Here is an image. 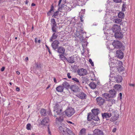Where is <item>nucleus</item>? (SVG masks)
Wrapping results in <instances>:
<instances>
[{
	"instance_id": "f257e3e1",
	"label": "nucleus",
	"mask_w": 135,
	"mask_h": 135,
	"mask_svg": "<svg viewBox=\"0 0 135 135\" xmlns=\"http://www.w3.org/2000/svg\"><path fill=\"white\" fill-rule=\"evenodd\" d=\"M116 92L114 89L110 90L109 91V93H105L103 94V96L104 97L107 101H109L110 98L116 97Z\"/></svg>"
},
{
	"instance_id": "f03ea898",
	"label": "nucleus",
	"mask_w": 135,
	"mask_h": 135,
	"mask_svg": "<svg viewBox=\"0 0 135 135\" xmlns=\"http://www.w3.org/2000/svg\"><path fill=\"white\" fill-rule=\"evenodd\" d=\"M69 129L67 128L64 124H61L58 128V131L61 135H68V130Z\"/></svg>"
},
{
	"instance_id": "7ed1b4c3",
	"label": "nucleus",
	"mask_w": 135,
	"mask_h": 135,
	"mask_svg": "<svg viewBox=\"0 0 135 135\" xmlns=\"http://www.w3.org/2000/svg\"><path fill=\"white\" fill-rule=\"evenodd\" d=\"M121 64V62L118 61H116L115 60H113L110 62H109V65L110 68V69L111 70H113V69H115L116 67L117 66V65L120 63Z\"/></svg>"
},
{
	"instance_id": "20e7f679",
	"label": "nucleus",
	"mask_w": 135,
	"mask_h": 135,
	"mask_svg": "<svg viewBox=\"0 0 135 135\" xmlns=\"http://www.w3.org/2000/svg\"><path fill=\"white\" fill-rule=\"evenodd\" d=\"M54 111L57 113L58 115H60L62 114V108L58 104H57L54 106Z\"/></svg>"
},
{
	"instance_id": "39448f33",
	"label": "nucleus",
	"mask_w": 135,
	"mask_h": 135,
	"mask_svg": "<svg viewBox=\"0 0 135 135\" xmlns=\"http://www.w3.org/2000/svg\"><path fill=\"white\" fill-rule=\"evenodd\" d=\"M120 27L119 26L117 25H114L113 27L112 28V30H110V33L111 35H113L114 33H116V32L120 31Z\"/></svg>"
},
{
	"instance_id": "423d86ee",
	"label": "nucleus",
	"mask_w": 135,
	"mask_h": 135,
	"mask_svg": "<svg viewBox=\"0 0 135 135\" xmlns=\"http://www.w3.org/2000/svg\"><path fill=\"white\" fill-rule=\"evenodd\" d=\"M77 73L78 75L80 76H84L88 74L86 70L83 68L78 69L77 71Z\"/></svg>"
},
{
	"instance_id": "0eeeda50",
	"label": "nucleus",
	"mask_w": 135,
	"mask_h": 135,
	"mask_svg": "<svg viewBox=\"0 0 135 135\" xmlns=\"http://www.w3.org/2000/svg\"><path fill=\"white\" fill-rule=\"evenodd\" d=\"M66 115L68 117H71L75 113L74 109L72 108H67L65 111Z\"/></svg>"
},
{
	"instance_id": "6e6552de",
	"label": "nucleus",
	"mask_w": 135,
	"mask_h": 135,
	"mask_svg": "<svg viewBox=\"0 0 135 135\" xmlns=\"http://www.w3.org/2000/svg\"><path fill=\"white\" fill-rule=\"evenodd\" d=\"M87 119L88 120H91L92 119L97 121L99 120L98 115H92L90 113L88 114Z\"/></svg>"
},
{
	"instance_id": "1a4fd4ad",
	"label": "nucleus",
	"mask_w": 135,
	"mask_h": 135,
	"mask_svg": "<svg viewBox=\"0 0 135 135\" xmlns=\"http://www.w3.org/2000/svg\"><path fill=\"white\" fill-rule=\"evenodd\" d=\"M114 111H112L111 112H108L102 114V116L103 118H108L110 117L113 113Z\"/></svg>"
},
{
	"instance_id": "9d476101",
	"label": "nucleus",
	"mask_w": 135,
	"mask_h": 135,
	"mask_svg": "<svg viewBox=\"0 0 135 135\" xmlns=\"http://www.w3.org/2000/svg\"><path fill=\"white\" fill-rule=\"evenodd\" d=\"M97 104L99 105H101L103 104L105 101V100L100 97H99L96 98Z\"/></svg>"
},
{
	"instance_id": "9b49d317",
	"label": "nucleus",
	"mask_w": 135,
	"mask_h": 135,
	"mask_svg": "<svg viewBox=\"0 0 135 135\" xmlns=\"http://www.w3.org/2000/svg\"><path fill=\"white\" fill-rule=\"evenodd\" d=\"M112 45L115 48H120L122 46V44L120 41H114L112 43Z\"/></svg>"
},
{
	"instance_id": "f8f14e48",
	"label": "nucleus",
	"mask_w": 135,
	"mask_h": 135,
	"mask_svg": "<svg viewBox=\"0 0 135 135\" xmlns=\"http://www.w3.org/2000/svg\"><path fill=\"white\" fill-rule=\"evenodd\" d=\"M113 115L110 118V121L111 122H113L117 120L118 118L119 117V115L116 112L114 111L113 113H112Z\"/></svg>"
},
{
	"instance_id": "ddd939ff",
	"label": "nucleus",
	"mask_w": 135,
	"mask_h": 135,
	"mask_svg": "<svg viewBox=\"0 0 135 135\" xmlns=\"http://www.w3.org/2000/svg\"><path fill=\"white\" fill-rule=\"evenodd\" d=\"M59 43L60 42L58 40H55L51 44V46L54 50H55L58 48V47Z\"/></svg>"
},
{
	"instance_id": "4468645a",
	"label": "nucleus",
	"mask_w": 135,
	"mask_h": 135,
	"mask_svg": "<svg viewBox=\"0 0 135 135\" xmlns=\"http://www.w3.org/2000/svg\"><path fill=\"white\" fill-rule=\"evenodd\" d=\"M76 96L82 99H85L86 97V95L84 92H82L77 94Z\"/></svg>"
},
{
	"instance_id": "2eb2a0df",
	"label": "nucleus",
	"mask_w": 135,
	"mask_h": 135,
	"mask_svg": "<svg viewBox=\"0 0 135 135\" xmlns=\"http://www.w3.org/2000/svg\"><path fill=\"white\" fill-rule=\"evenodd\" d=\"M116 55L118 57L122 59L123 57V54L121 50H117L116 53Z\"/></svg>"
},
{
	"instance_id": "dca6fc26",
	"label": "nucleus",
	"mask_w": 135,
	"mask_h": 135,
	"mask_svg": "<svg viewBox=\"0 0 135 135\" xmlns=\"http://www.w3.org/2000/svg\"><path fill=\"white\" fill-rule=\"evenodd\" d=\"M94 135H103L102 131L100 129H97L93 131Z\"/></svg>"
},
{
	"instance_id": "f3484780",
	"label": "nucleus",
	"mask_w": 135,
	"mask_h": 135,
	"mask_svg": "<svg viewBox=\"0 0 135 135\" xmlns=\"http://www.w3.org/2000/svg\"><path fill=\"white\" fill-rule=\"evenodd\" d=\"M49 122V120L48 117H45L41 121V123L42 125H48Z\"/></svg>"
},
{
	"instance_id": "a211bd4d",
	"label": "nucleus",
	"mask_w": 135,
	"mask_h": 135,
	"mask_svg": "<svg viewBox=\"0 0 135 135\" xmlns=\"http://www.w3.org/2000/svg\"><path fill=\"white\" fill-rule=\"evenodd\" d=\"M65 50L64 48L62 46L59 47L57 48V52L60 54H64Z\"/></svg>"
},
{
	"instance_id": "6ab92c4d",
	"label": "nucleus",
	"mask_w": 135,
	"mask_h": 135,
	"mask_svg": "<svg viewBox=\"0 0 135 135\" xmlns=\"http://www.w3.org/2000/svg\"><path fill=\"white\" fill-rule=\"evenodd\" d=\"M114 78L115 80L117 83L121 82L122 80V77L119 75H117L115 76L114 77Z\"/></svg>"
},
{
	"instance_id": "aec40b11",
	"label": "nucleus",
	"mask_w": 135,
	"mask_h": 135,
	"mask_svg": "<svg viewBox=\"0 0 135 135\" xmlns=\"http://www.w3.org/2000/svg\"><path fill=\"white\" fill-rule=\"evenodd\" d=\"M93 114H91L92 115H98L99 113V110L98 109H94L91 110Z\"/></svg>"
},
{
	"instance_id": "412c9836",
	"label": "nucleus",
	"mask_w": 135,
	"mask_h": 135,
	"mask_svg": "<svg viewBox=\"0 0 135 135\" xmlns=\"http://www.w3.org/2000/svg\"><path fill=\"white\" fill-rule=\"evenodd\" d=\"M114 36L116 38H122L123 37L121 33L119 32V31L114 33Z\"/></svg>"
},
{
	"instance_id": "4be33fe9",
	"label": "nucleus",
	"mask_w": 135,
	"mask_h": 135,
	"mask_svg": "<svg viewBox=\"0 0 135 135\" xmlns=\"http://www.w3.org/2000/svg\"><path fill=\"white\" fill-rule=\"evenodd\" d=\"M57 33H54L53 34L51 38L50 39V41L52 42V39H55L56 38L57 36Z\"/></svg>"
},
{
	"instance_id": "5701e85b",
	"label": "nucleus",
	"mask_w": 135,
	"mask_h": 135,
	"mask_svg": "<svg viewBox=\"0 0 135 135\" xmlns=\"http://www.w3.org/2000/svg\"><path fill=\"white\" fill-rule=\"evenodd\" d=\"M68 62L70 63H73L75 62L74 57L73 56L70 57L67 59Z\"/></svg>"
},
{
	"instance_id": "b1692460",
	"label": "nucleus",
	"mask_w": 135,
	"mask_h": 135,
	"mask_svg": "<svg viewBox=\"0 0 135 135\" xmlns=\"http://www.w3.org/2000/svg\"><path fill=\"white\" fill-rule=\"evenodd\" d=\"M62 85L64 88H65L66 89L69 88L70 86V85L66 81H65L62 84Z\"/></svg>"
},
{
	"instance_id": "393cba45",
	"label": "nucleus",
	"mask_w": 135,
	"mask_h": 135,
	"mask_svg": "<svg viewBox=\"0 0 135 135\" xmlns=\"http://www.w3.org/2000/svg\"><path fill=\"white\" fill-rule=\"evenodd\" d=\"M89 86L91 89H94L96 88L97 85L94 82H91L89 84Z\"/></svg>"
},
{
	"instance_id": "a878e982",
	"label": "nucleus",
	"mask_w": 135,
	"mask_h": 135,
	"mask_svg": "<svg viewBox=\"0 0 135 135\" xmlns=\"http://www.w3.org/2000/svg\"><path fill=\"white\" fill-rule=\"evenodd\" d=\"M114 22L116 23H119L122 21V19L121 18H115L113 20Z\"/></svg>"
},
{
	"instance_id": "bb28decb",
	"label": "nucleus",
	"mask_w": 135,
	"mask_h": 135,
	"mask_svg": "<svg viewBox=\"0 0 135 135\" xmlns=\"http://www.w3.org/2000/svg\"><path fill=\"white\" fill-rule=\"evenodd\" d=\"M64 88L62 86H59L56 88V90L58 92L63 91L64 90Z\"/></svg>"
},
{
	"instance_id": "cd10ccee",
	"label": "nucleus",
	"mask_w": 135,
	"mask_h": 135,
	"mask_svg": "<svg viewBox=\"0 0 135 135\" xmlns=\"http://www.w3.org/2000/svg\"><path fill=\"white\" fill-rule=\"evenodd\" d=\"M63 117L62 116H60L59 118L57 117L56 119V121L57 123L58 122H62L63 120Z\"/></svg>"
},
{
	"instance_id": "c85d7f7f",
	"label": "nucleus",
	"mask_w": 135,
	"mask_h": 135,
	"mask_svg": "<svg viewBox=\"0 0 135 135\" xmlns=\"http://www.w3.org/2000/svg\"><path fill=\"white\" fill-rule=\"evenodd\" d=\"M86 129L85 128H83L80 131L79 135H85L86 133Z\"/></svg>"
},
{
	"instance_id": "c756f323",
	"label": "nucleus",
	"mask_w": 135,
	"mask_h": 135,
	"mask_svg": "<svg viewBox=\"0 0 135 135\" xmlns=\"http://www.w3.org/2000/svg\"><path fill=\"white\" fill-rule=\"evenodd\" d=\"M41 113L42 115L45 116L46 115V111L44 109H42L41 110Z\"/></svg>"
},
{
	"instance_id": "7c9ffc66",
	"label": "nucleus",
	"mask_w": 135,
	"mask_h": 135,
	"mask_svg": "<svg viewBox=\"0 0 135 135\" xmlns=\"http://www.w3.org/2000/svg\"><path fill=\"white\" fill-rule=\"evenodd\" d=\"M62 7L63 8V12L65 11H67L69 9V7L66 5L64 4H62Z\"/></svg>"
},
{
	"instance_id": "2f4dec72",
	"label": "nucleus",
	"mask_w": 135,
	"mask_h": 135,
	"mask_svg": "<svg viewBox=\"0 0 135 135\" xmlns=\"http://www.w3.org/2000/svg\"><path fill=\"white\" fill-rule=\"evenodd\" d=\"M68 135H75L74 132L70 129L68 130Z\"/></svg>"
},
{
	"instance_id": "473e14b6",
	"label": "nucleus",
	"mask_w": 135,
	"mask_h": 135,
	"mask_svg": "<svg viewBox=\"0 0 135 135\" xmlns=\"http://www.w3.org/2000/svg\"><path fill=\"white\" fill-rule=\"evenodd\" d=\"M115 69H117L118 71L119 72L123 70V68L122 66H120V67H118L117 66L116 67Z\"/></svg>"
},
{
	"instance_id": "72a5a7b5",
	"label": "nucleus",
	"mask_w": 135,
	"mask_h": 135,
	"mask_svg": "<svg viewBox=\"0 0 135 135\" xmlns=\"http://www.w3.org/2000/svg\"><path fill=\"white\" fill-rule=\"evenodd\" d=\"M121 87V86L120 85H115L114 86V88L115 89L117 90H119Z\"/></svg>"
},
{
	"instance_id": "f704fd0d",
	"label": "nucleus",
	"mask_w": 135,
	"mask_h": 135,
	"mask_svg": "<svg viewBox=\"0 0 135 135\" xmlns=\"http://www.w3.org/2000/svg\"><path fill=\"white\" fill-rule=\"evenodd\" d=\"M118 16L119 17L122 19V18H123L124 17V13L122 12H120L118 13Z\"/></svg>"
},
{
	"instance_id": "c9c22d12",
	"label": "nucleus",
	"mask_w": 135,
	"mask_h": 135,
	"mask_svg": "<svg viewBox=\"0 0 135 135\" xmlns=\"http://www.w3.org/2000/svg\"><path fill=\"white\" fill-rule=\"evenodd\" d=\"M54 10V7L52 5L51 7V9L50 10L49 12L47 13V14L49 16H50L51 15V12L53 11Z\"/></svg>"
},
{
	"instance_id": "e433bc0d",
	"label": "nucleus",
	"mask_w": 135,
	"mask_h": 135,
	"mask_svg": "<svg viewBox=\"0 0 135 135\" xmlns=\"http://www.w3.org/2000/svg\"><path fill=\"white\" fill-rule=\"evenodd\" d=\"M71 88L72 90L73 91H76V86L75 85H72L71 86Z\"/></svg>"
},
{
	"instance_id": "4c0bfd02",
	"label": "nucleus",
	"mask_w": 135,
	"mask_h": 135,
	"mask_svg": "<svg viewBox=\"0 0 135 135\" xmlns=\"http://www.w3.org/2000/svg\"><path fill=\"white\" fill-rule=\"evenodd\" d=\"M59 8H58V11L60 12H63V8L62 7V5L60 6H59Z\"/></svg>"
},
{
	"instance_id": "58836bf2",
	"label": "nucleus",
	"mask_w": 135,
	"mask_h": 135,
	"mask_svg": "<svg viewBox=\"0 0 135 135\" xmlns=\"http://www.w3.org/2000/svg\"><path fill=\"white\" fill-rule=\"evenodd\" d=\"M72 80L76 82L77 84L80 85V83L78 79L76 78H73Z\"/></svg>"
},
{
	"instance_id": "ea45409f",
	"label": "nucleus",
	"mask_w": 135,
	"mask_h": 135,
	"mask_svg": "<svg viewBox=\"0 0 135 135\" xmlns=\"http://www.w3.org/2000/svg\"><path fill=\"white\" fill-rule=\"evenodd\" d=\"M59 13L58 11H57L53 15L52 17H55V18H56V16H57L58 13Z\"/></svg>"
},
{
	"instance_id": "a19ab883",
	"label": "nucleus",
	"mask_w": 135,
	"mask_h": 135,
	"mask_svg": "<svg viewBox=\"0 0 135 135\" xmlns=\"http://www.w3.org/2000/svg\"><path fill=\"white\" fill-rule=\"evenodd\" d=\"M31 125L30 123L28 124L26 126V128L28 130H30L31 129Z\"/></svg>"
},
{
	"instance_id": "79ce46f5",
	"label": "nucleus",
	"mask_w": 135,
	"mask_h": 135,
	"mask_svg": "<svg viewBox=\"0 0 135 135\" xmlns=\"http://www.w3.org/2000/svg\"><path fill=\"white\" fill-rule=\"evenodd\" d=\"M64 54H60L59 55V57L60 58L62 59L64 57Z\"/></svg>"
},
{
	"instance_id": "37998d69",
	"label": "nucleus",
	"mask_w": 135,
	"mask_h": 135,
	"mask_svg": "<svg viewBox=\"0 0 135 135\" xmlns=\"http://www.w3.org/2000/svg\"><path fill=\"white\" fill-rule=\"evenodd\" d=\"M83 31V28H81V29H79V28H77V29L76 31L79 33H81L82 31Z\"/></svg>"
},
{
	"instance_id": "c03bdc74",
	"label": "nucleus",
	"mask_w": 135,
	"mask_h": 135,
	"mask_svg": "<svg viewBox=\"0 0 135 135\" xmlns=\"http://www.w3.org/2000/svg\"><path fill=\"white\" fill-rule=\"evenodd\" d=\"M89 62L91 64V65L92 66H94V64L92 62V60L91 59H89Z\"/></svg>"
},
{
	"instance_id": "a18cd8bd",
	"label": "nucleus",
	"mask_w": 135,
	"mask_h": 135,
	"mask_svg": "<svg viewBox=\"0 0 135 135\" xmlns=\"http://www.w3.org/2000/svg\"><path fill=\"white\" fill-rule=\"evenodd\" d=\"M37 38H35V41L36 43L37 42H38V43H40L41 42V41L40 40H38V41H37Z\"/></svg>"
},
{
	"instance_id": "49530a36",
	"label": "nucleus",
	"mask_w": 135,
	"mask_h": 135,
	"mask_svg": "<svg viewBox=\"0 0 135 135\" xmlns=\"http://www.w3.org/2000/svg\"><path fill=\"white\" fill-rule=\"evenodd\" d=\"M51 22L52 25L55 24L56 22L55 19H52L51 20Z\"/></svg>"
},
{
	"instance_id": "de8ad7c7",
	"label": "nucleus",
	"mask_w": 135,
	"mask_h": 135,
	"mask_svg": "<svg viewBox=\"0 0 135 135\" xmlns=\"http://www.w3.org/2000/svg\"><path fill=\"white\" fill-rule=\"evenodd\" d=\"M113 1L116 3H119L121 1V0H113Z\"/></svg>"
},
{
	"instance_id": "09e8293b",
	"label": "nucleus",
	"mask_w": 135,
	"mask_h": 135,
	"mask_svg": "<svg viewBox=\"0 0 135 135\" xmlns=\"http://www.w3.org/2000/svg\"><path fill=\"white\" fill-rule=\"evenodd\" d=\"M48 135H51V132L50 130V129L49 127H48Z\"/></svg>"
},
{
	"instance_id": "8fccbe9b",
	"label": "nucleus",
	"mask_w": 135,
	"mask_h": 135,
	"mask_svg": "<svg viewBox=\"0 0 135 135\" xmlns=\"http://www.w3.org/2000/svg\"><path fill=\"white\" fill-rule=\"evenodd\" d=\"M67 76L69 79L71 78V76L70 75V73H68L67 74Z\"/></svg>"
},
{
	"instance_id": "3c124183",
	"label": "nucleus",
	"mask_w": 135,
	"mask_h": 135,
	"mask_svg": "<svg viewBox=\"0 0 135 135\" xmlns=\"http://www.w3.org/2000/svg\"><path fill=\"white\" fill-rule=\"evenodd\" d=\"M54 29V30H55V31H54V30H53V28H52V31L53 32H55V33H57V32H56V31H57V28H56V27H55V28H53Z\"/></svg>"
},
{
	"instance_id": "603ef678",
	"label": "nucleus",
	"mask_w": 135,
	"mask_h": 135,
	"mask_svg": "<svg viewBox=\"0 0 135 135\" xmlns=\"http://www.w3.org/2000/svg\"><path fill=\"white\" fill-rule=\"evenodd\" d=\"M56 27V25L55 24H53L52 25V28H53V29L54 30V31H55V30H54V29H53L54 28Z\"/></svg>"
},
{
	"instance_id": "864d4df0",
	"label": "nucleus",
	"mask_w": 135,
	"mask_h": 135,
	"mask_svg": "<svg viewBox=\"0 0 135 135\" xmlns=\"http://www.w3.org/2000/svg\"><path fill=\"white\" fill-rule=\"evenodd\" d=\"M35 65L36 67V68H40V66L38 65L36 63Z\"/></svg>"
},
{
	"instance_id": "5fc2aeb1",
	"label": "nucleus",
	"mask_w": 135,
	"mask_h": 135,
	"mask_svg": "<svg viewBox=\"0 0 135 135\" xmlns=\"http://www.w3.org/2000/svg\"><path fill=\"white\" fill-rule=\"evenodd\" d=\"M5 69V68L4 67H2L1 69V70L2 71H3Z\"/></svg>"
},
{
	"instance_id": "6e6d98bb",
	"label": "nucleus",
	"mask_w": 135,
	"mask_h": 135,
	"mask_svg": "<svg viewBox=\"0 0 135 135\" xmlns=\"http://www.w3.org/2000/svg\"><path fill=\"white\" fill-rule=\"evenodd\" d=\"M83 16H81L80 17V20L81 22H83Z\"/></svg>"
},
{
	"instance_id": "4d7b16f0",
	"label": "nucleus",
	"mask_w": 135,
	"mask_h": 135,
	"mask_svg": "<svg viewBox=\"0 0 135 135\" xmlns=\"http://www.w3.org/2000/svg\"><path fill=\"white\" fill-rule=\"evenodd\" d=\"M116 130L117 129L116 128H114L112 130V132H116Z\"/></svg>"
},
{
	"instance_id": "13d9d810",
	"label": "nucleus",
	"mask_w": 135,
	"mask_h": 135,
	"mask_svg": "<svg viewBox=\"0 0 135 135\" xmlns=\"http://www.w3.org/2000/svg\"><path fill=\"white\" fill-rule=\"evenodd\" d=\"M16 90L17 91H19V90H20V89H19V88L18 87H17L16 88Z\"/></svg>"
},
{
	"instance_id": "bf43d9fd",
	"label": "nucleus",
	"mask_w": 135,
	"mask_h": 135,
	"mask_svg": "<svg viewBox=\"0 0 135 135\" xmlns=\"http://www.w3.org/2000/svg\"><path fill=\"white\" fill-rule=\"evenodd\" d=\"M54 81L55 83H57L56 79L55 78H54Z\"/></svg>"
},
{
	"instance_id": "052dcab7",
	"label": "nucleus",
	"mask_w": 135,
	"mask_h": 135,
	"mask_svg": "<svg viewBox=\"0 0 135 135\" xmlns=\"http://www.w3.org/2000/svg\"><path fill=\"white\" fill-rule=\"evenodd\" d=\"M129 85L132 86H134V84H130Z\"/></svg>"
},
{
	"instance_id": "680f3d73",
	"label": "nucleus",
	"mask_w": 135,
	"mask_h": 135,
	"mask_svg": "<svg viewBox=\"0 0 135 135\" xmlns=\"http://www.w3.org/2000/svg\"><path fill=\"white\" fill-rule=\"evenodd\" d=\"M50 87V85H48V86L46 88V89H47Z\"/></svg>"
},
{
	"instance_id": "e2e57ef3",
	"label": "nucleus",
	"mask_w": 135,
	"mask_h": 135,
	"mask_svg": "<svg viewBox=\"0 0 135 135\" xmlns=\"http://www.w3.org/2000/svg\"><path fill=\"white\" fill-rule=\"evenodd\" d=\"M61 1H60V0H59V2L58 6H60V3H61Z\"/></svg>"
},
{
	"instance_id": "0e129e2a",
	"label": "nucleus",
	"mask_w": 135,
	"mask_h": 135,
	"mask_svg": "<svg viewBox=\"0 0 135 135\" xmlns=\"http://www.w3.org/2000/svg\"><path fill=\"white\" fill-rule=\"evenodd\" d=\"M31 6H35V4L33 3H32L31 4Z\"/></svg>"
},
{
	"instance_id": "69168bd1",
	"label": "nucleus",
	"mask_w": 135,
	"mask_h": 135,
	"mask_svg": "<svg viewBox=\"0 0 135 135\" xmlns=\"http://www.w3.org/2000/svg\"><path fill=\"white\" fill-rule=\"evenodd\" d=\"M119 94V95H120V97H121L122 95V93H120Z\"/></svg>"
},
{
	"instance_id": "338daca9",
	"label": "nucleus",
	"mask_w": 135,
	"mask_h": 135,
	"mask_svg": "<svg viewBox=\"0 0 135 135\" xmlns=\"http://www.w3.org/2000/svg\"><path fill=\"white\" fill-rule=\"evenodd\" d=\"M16 73L18 75H19L20 74V72L18 71H17L16 72Z\"/></svg>"
},
{
	"instance_id": "774afa93",
	"label": "nucleus",
	"mask_w": 135,
	"mask_h": 135,
	"mask_svg": "<svg viewBox=\"0 0 135 135\" xmlns=\"http://www.w3.org/2000/svg\"><path fill=\"white\" fill-rule=\"evenodd\" d=\"M45 46L48 49V50L49 49V47L47 46V45H46Z\"/></svg>"
}]
</instances>
